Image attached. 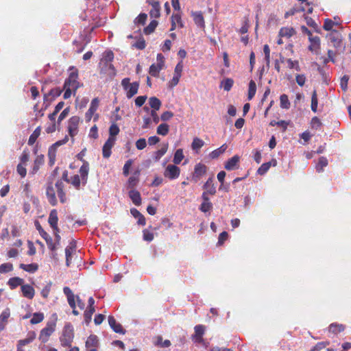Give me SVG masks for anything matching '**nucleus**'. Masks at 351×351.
I'll use <instances>...</instances> for the list:
<instances>
[{
    "instance_id": "obj_1",
    "label": "nucleus",
    "mask_w": 351,
    "mask_h": 351,
    "mask_svg": "<svg viewBox=\"0 0 351 351\" xmlns=\"http://www.w3.org/2000/svg\"><path fill=\"white\" fill-rule=\"evenodd\" d=\"M57 195L60 199V202L62 204H64L67 201L66 191H65V184L62 182V180H57L55 182V187L53 186V183L52 181H47L46 184L45 191H46V196L49 203L55 206L58 204V199L56 195V191Z\"/></svg>"
},
{
    "instance_id": "obj_2",
    "label": "nucleus",
    "mask_w": 351,
    "mask_h": 351,
    "mask_svg": "<svg viewBox=\"0 0 351 351\" xmlns=\"http://www.w3.org/2000/svg\"><path fill=\"white\" fill-rule=\"evenodd\" d=\"M70 71L69 77L65 80L63 86L64 90L63 97L64 99L70 98L72 94L75 96L77 90L81 86V84L78 81V70L73 66L70 68Z\"/></svg>"
},
{
    "instance_id": "obj_3",
    "label": "nucleus",
    "mask_w": 351,
    "mask_h": 351,
    "mask_svg": "<svg viewBox=\"0 0 351 351\" xmlns=\"http://www.w3.org/2000/svg\"><path fill=\"white\" fill-rule=\"evenodd\" d=\"M90 165L88 162H84L79 169V175L75 174L70 178L71 184L76 190H80L81 184L84 186L88 182Z\"/></svg>"
},
{
    "instance_id": "obj_4",
    "label": "nucleus",
    "mask_w": 351,
    "mask_h": 351,
    "mask_svg": "<svg viewBox=\"0 0 351 351\" xmlns=\"http://www.w3.org/2000/svg\"><path fill=\"white\" fill-rule=\"evenodd\" d=\"M59 339L62 347H71L74 339V330L71 323L64 325Z\"/></svg>"
},
{
    "instance_id": "obj_5",
    "label": "nucleus",
    "mask_w": 351,
    "mask_h": 351,
    "mask_svg": "<svg viewBox=\"0 0 351 351\" xmlns=\"http://www.w3.org/2000/svg\"><path fill=\"white\" fill-rule=\"evenodd\" d=\"M121 86L126 92V97L130 99L138 93L139 83L138 82L130 83V79L125 77L121 81Z\"/></svg>"
},
{
    "instance_id": "obj_6",
    "label": "nucleus",
    "mask_w": 351,
    "mask_h": 351,
    "mask_svg": "<svg viewBox=\"0 0 351 351\" xmlns=\"http://www.w3.org/2000/svg\"><path fill=\"white\" fill-rule=\"evenodd\" d=\"M63 90V88L61 89L59 87H56L51 89L48 93L45 94L43 97V110H46L51 103L62 94Z\"/></svg>"
},
{
    "instance_id": "obj_7",
    "label": "nucleus",
    "mask_w": 351,
    "mask_h": 351,
    "mask_svg": "<svg viewBox=\"0 0 351 351\" xmlns=\"http://www.w3.org/2000/svg\"><path fill=\"white\" fill-rule=\"evenodd\" d=\"M56 324L53 322H47L46 326L43 328L39 335V340L43 343H47L49 341V337L56 330Z\"/></svg>"
},
{
    "instance_id": "obj_8",
    "label": "nucleus",
    "mask_w": 351,
    "mask_h": 351,
    "mask_svg": "<svg viewBox=\"0 0 351 351\" xmlns=\"http://www.w3.org/2000/svg\"><path fill=\"white\" fill-rule=\"evenodd\" d=\"M63 292L66 295L68 303L73 310V314L74 315H78L79 312L76 310L75 295L73 294L71 289L68 287H64Z\"/></svg>"
},
{
    "instance_id": "obj_9",
    "label": "nucleus",
    "mask_w": 351,
    "mask_h": 351,
    "mask_svg": "<svg viewBox=\"0 0 351 351\" xmlns=\"http://www.w3.org/2000/svg\"><path fill=\"white\" fill-rule=\"evenodd\" d=\"M80 121V119L77 116L71 117L68 122V132L69 134L73 137L78 132V125Z\"/></svg>"
},
{
    "instance_id": "obj_10",
    "label": "nucleus",
    "mask_w": 351,
    "mask_h": 351,
    "mask_svg": "<svg viewBox=\"0 0 351 351\" xmlns=\"http://www.w3.org/2000/svg\"><path fill=\"white\" fill-rule=\"evenodd\" d=\"M326 38L332 44L334 47L339 48L341 47L342 36L341 33L337 30H332L326 35Z\"/></svg>"
},
{
    "instance_id": "obj_11",
    "label": "nucleus",
    "mask_w": 351,
    "mask_h": 351,
    "mask_svg": "<svg viewBox=\"0 0 351 351\" xmlns=\"http://www.w3.org/2000/svg\"><path fill=\"white\" fill-rule=\"evenodd\" d=\"M180 174V169L176 165H169L164 171L165 178L169 180H174L179 177Z\"/></svg>"
},
{
    "instance_id": "obj_12",
    "label": "nucleus",
    "mask_w": 351,
    "mask_h": 351,
    "mask_svg": "<svg viewBox=\"0 0 351 351\" xmlns=\"http://www.w3.org/2000/svg\"><path fill=\"white\" fill-rule=\"evenodd\" d=\"M195 332L192 335V339L195 343H201L204 341L203 336L205 333L206 326L202 324L194 327Z\"/></svg>"
},
{
    "instance_id": "obj_13",
    "label": "nucleus",
    "mask_w": 351,
    "mask_h": 351,
    "mask_svg": "<svg viewBox=\"0 0 351 351\" xmlns=\"http://www.w3.org/2000/svg\"><path fill=\"white\" fill-rule=\"evenodd\" d=\"M116 138L108 137L102 147V155L104 158H108L111 155V149L114 145Z\"/></svg>"
},
{
    "instance_id": "obj_14",
    "label": "nucleus",
    "mask_w": 351,
    "mask_h": 351,
    "mask_svg": "<svg viewBox=\"0 0 351 351\" xmlns=\"http://www.w3.org/2000/svg\"><path fill=\"white\" fill-rule=\"evenodd\" d=\"M203 189H204V191L202 193H205L206 196H208V195H215L217 190L214 183V178L213 176L210 177L207 180L203 186Z\"/></svg>"
},
{
    "instance_id": "obj_15",
    "label": "nucleus",
    "mask_w": 351,
    "mask_h": 351,
    "mask_svg": "<svg viewBox=\"0 0 351 351\" xmlns=\"http://www.w3.org/2000/svg\"><path fill=\"white\" fill-rule=\"evenodd\" d=\"M239 160L240 157L238 155H234L225 162L224 168L228 171L237 169L239 167Z\"/></svg>"
},
{
    "instance_id": "obj_16",
    "label": "nucleus",
    "mask_w": 351,
    "mask_h": 351,
    "mask_svg": "<svg viewBox=\"0 0 351 351\" xmlns=\"http://www.w3.org/2000/svg\"><path fill=\"white\" fill-rule=\"evenodd\" d=\"M206 166L202 163H198L195 166L194 173L193 174V180L197 182L201 177L206 172Z\"/></svg>"
},
{
    "instance_id": "obj_17",
    "label": "nucleus",
    "mask_w": 351,
    "mask_h": 351,
    "mask_svg": "<svg viewBox=\"0 0 351 351\" xmlns=\"http://www.w3.org/2000/svg\"><path fill=\"white\" fill-rule=\"evenodd\" d=\"M147 2L152 5V9L149 12L151 17L158 18L160 15V6L158 0H147Z\"/></svg>"
},
{
    "instance_id": "obj_18",
    "label": "nucleus",
    "mask_w": 351,
    "mask_h": 351,
    "mask_svg": "<svg viewBox=\"0 0 351 351\" xmlns=\"http://www.w3.org/2000/svg\"><path fill=\"white\" fill-rule=\"evenodd\" d=\"M108 319L110 328L114 332L123 335L125 333V330L123 328L121 324L117 323L115 318L112 315H109Z\"/></svg>"
},
{
    "instance_id": "obj_19",
    "label": "nucleus",
    "mask_w": 351,
    "mask_h": 351,
    "mask_svg": "<svg viewBox=\"0 0 351 351\" xmlns=\"http://www.w3.org/2000/svg\"><path fill=\"white\" fill-rule=\"evenodd\" d=\"M191 16L196 25L201 28L205 27L204 18L201 11L191 12Z\"/></svg>"
},
{
    "instance_id": "obj_20",
    "label": "nucleus",
    "mask_w": 351,
    "mask_h": 351,
    "mask_svg": "<svg viewBox=\"0 0 351 351\" xmlns=\"http://www.w3.org/2000/svg\"><path fill=\"white\" fill-rule=\"evenodd\" d=\"M202 203L199 206V210L206 213L209 212L213 208V204L210 201V198L208 196H206L205 193L202 194Z\"/></svg>"
},
{
    "instance_id": "obj_21",
    "label": "nucleus",
    "mask_w": 351,
    "mask_h": 351,
    "mask_svg": "<svg viewBox=\"0 0 351 351\" xmlns=\"http://www.w3.org/2000/svg\"><path fill=\"white\" fill-rule=\"evenodd\" d=\"M47 245L50 251L52 252V258L53 259H56L57 253L56 252L58 249V245H56L54 239H53L49 234L47 236V237L44 238Z\"/></svg>"
},
{
    "instance_id": "obj_22",
    "label": "nucleus",
    "mask_w": 351,
    "mask_h": 351,
    "mask_svg": "<svg viewBox=\"0 0 351 351\" xmlns=\"http://www.w3.org/2000/svg\"><path fill=\"white\" fill-rule=\"evenodd\" d=\"M311 45L308 46V50L311 51L317 52L320 49L321 42L319 36H313L308 38Z\"/></svg>"
},
{
    "instance_id": "obj_23",
    "label": "nucleus",
    "mask_w": 351,
    "mask_h": 351,
    "mask_svg": "<svg viewBox=\"0 0 351 351\" xmlns=\"http://www.w3.org/2000/svg\"><path fill=\"white\" fill-rule=\"evenodd\" d=\"M129 197L136 206H140L142 202V199L140 193L134 189H132L128 193Z\"/></svg>"
},
{
    "instance_id": "obj_24",
    "label": "nucleus",
    "mask_w": 351,
    "mask_h": 351,
    "mask_svg": "<svg viewBox=\"0 0 351 351\" xmlns=\"http://www.w3.org/2000/svg\"><path fill=\"white\" fill-rule=\"evenodd\" d=\"M23 295L28 299H32L34 296V289L29 285H23L21 287Z\"/></svg>"
},
{
    "instance_id": "obj_25",
    "label": "nucleus",
    "mask_w": 351,
    "mask_h": 351,
    "mask_svg": "<svg viewBox=\"0 0 351 351\" xmlns=\"http://www.w3.org/2000/svg\"><path fill=\"white\" fill-rule=\"evenodd\" d=\"M139 175H140V171L136 170L132 176H131L128 180L127 184L128 187L130 188L131 189H133L138 183L139 182Z\"/></svg>"
},
{
    "instance_id": "obj_26",
    "label": "nucleus",
    "mask_w": 351,
    "mask_h": 351,
    "mask_svg": "<svg viewBox=\"0 0 351 351\" xmlns=\"http://www.w3.org/2000/svg\"><path fill=\"white\" fill-rule=\"evenodd\" d=\"M86 348H96L99 346V339L97 335H90L85 342Z\"/></svg>"
},
{
    "instance_id": "obj_27",
    "label": "nucleus",
    "mask_w": 351,
    "mask_h": 351,
    "mask_svg": "<svg viewBox=\"0 0 351 351\" xmlns=\"http://www.w3.org/2000/svg\"><path fill=\"white\" fill-rule=\"evenodd\" d=\"M296 32L292 27H282L278 33L279 37H287L290 38L295 35Z\"/></svg>"
},
{
    "instance_id": "obj_28",
    "label": "nucleus",
    "mask_w": 351,
    "mask_h": 351,
    "mask_svg": "<svg viewBox=\"0 0 351 351\" xmlns=\"http://www.w3.org/2000/svg\"><path fill=\"white\" fill-rule=\"evenodd\" d=\"M36 334L34 331H30L27 334V337L25 339H20L18 341L17 346L23 347L32 343L36 338Z\"/></svg>"
},
{
    "instance_id": "obj_29",
    "label": "nucleus",
    "mask_w": 351,
    "mask_h": 351,
    "mask_svg": "<svg viewBox=\"0 0 351 351\" xmlns=\"http://www.w3.org/2000/svg\"><path fill=\"white\" fill-rule=\"evenodd\" d=\"M130 213L134 218L138 219L137 223L138 225L145 226L146 224L145 217L136 208H131Z\"/></svg>"
},
{
    "instance_id": "obj_30",
    "label": "nucleus",
    "mask_w": 351,
    "mask_h": 351,
    "mask_svg": "<svg viewBox=\"0 0 351 351\" xmlns=\"http://www.w3.org/2000/svg\"><path fill=\"white\" fill-rule=\"evenodd\" d=\"M228 148V145L225 143L223 144L220 147L213 150L209 154L211 159L217 158L221 154H223Z\"/></svg>"
},
{
    "instance_id": "obj_31",
    "label": "nucleus",
    "mask_w": 351,
    "mask_h": 351,
    "mask_svg": "<svg viewBox=\"0 0 351 351\" xmlns=\"http://www.w3.org/2000/svg\"><path fill=\"white\" fill-rule=\"evenodd\" d=\"M346 327L344 325L337 323H332L328 327V332L333 334H338L343 332Z\"/></svg>"
},
{
    "instance_id": "obj_32",
    "label": "nucleus",
    "mask_w": 351,
    "mask_h": 351,
    "mask_svg": "<svg viewBox=\"0 0 351 351\" xmlns=\"http://www.w3.org/2000/svg\"><path fill=\"white\" fill-rule=\"evenodd\" d=\"M19 267L29 273H34L38 269V265L37 263L24 264L21 263Z\"/></svg>"
},
{
    "instance_id": "obj_33",
    "label": "nucleus",
    "mask_w": 351,
    "mask_h": 351,
    "mask_svg": "<svg viewBox=\"0 0 351 351\" xmlns=\"http://www.w3.org/2000/svg\"><path fill=\"white\" fill-rule=\"evenodd\" d=\"M24 280L23 278L19 277H13L9 279L8 284L10 286V289H14L19 286L23 285Z\"/></svg>"
},
{
    "instance_id": "obj_34",
    "label": "nucleus",
    "mask_w": 351,
    "mask_h": 351,
    "mask_svg": "<svg viewBox=\"0 0 351 351\" xmlns=\"http://www.w3.org/2000/svg\"><path fill=\"white\" fill-rule=\"evenodd\" d=\"M58 211L56 209H53L51 210L49 218H48V223H49L50 226H55L58 225Z\"/></svg>"
},
{
    "instance_id": "obj_35",
    "label": "nucleus",
    "mask_w": 351,
    "mask_h": 351,
    "mask_svg": "<svg viewBox=\"0 0 351 351\" xmlns=\"http://www.w3.org/2000/svg\"><path fill=\"white\" fill-rule=\"evenodd\" d=\"M168 147V143L164 144L160 149L154 153V159L155 161H158L166 154Z\"/></svg>"
},
{
    "instance_id": "obj_36",
    "label": "nucleus",
    "mask_w": 351,
    "mask_h": 351,
    "mask_svg": "<svg viewBox=\"0 0 351 351\" xmlns=\"http://www.w3.org/2000/svg\"><path fill=\"white\" fill-rule=\"evenodd\" d=\"M41 128L40 126L37 127L33 133L30 135L29 139H28V145H33L35 142L36 141L37 138L40 134Z\"/></svg>"
},
{
    "instance_id": "obj_37",
    "label": "nucleus",
    "mask_w": 351,
    "mask_h": 351,
    "mask_svg": "<svg viewBox=\"0 0 351 351\" xmlns=\"http://www.w3.org/2000/svg\"><path fill=\"white\" fill-rule=\"evenodd\" d=\"M149 104L150 107L152 108V110L157 111L161 106V101L159 99L156 97H152L149 98Z\"/></svg>"
},
{
    "instance_id": "obj_38",
    "label": "nucleus",
    "mask_w": 351,
    "mask_h": 351,
    "mask_svg": "<svg viewBox=\"0 0 351 351\" xmlns=\"http://www.w3.org/2000/svg\"><path fill=\"white\" fill-rule=\"evenodd\" d=\"M204 145V142L203 140L200 139L198 137H195L193 138L191 147L193 150H195L197 153Z\"/></svg>"
},
{
    "instance_id": "obj_39",
    "label": "nucleus",
    "mask_w": 351,
    "mask_h": 351,
    "mask_svg": "<svg viewBox=\"0 0 351 351\" xmlns=\"http://www.w3.org/2000/svg\"><path fill=\"white\" fill-rule=\"evenodd\" d=\"M162 68L158 64H152L149 67V73L153 77H158Z\"/></svg>"
},
{
    "instance_id": "obj_40",
    "label": "nucleus",
    "mask_w": 351,
    "mask_h": 351,
    "mask_svg": "<svg viewBox=\"0 0 351 351\" xmlns=\"http://www.w3.org/2000/svg\"><path fill=\"white\" fill-rule=\"evenodd\" d=\"M256 92V85L254 80H250L249 82V88H248V95L247 99L248 100H251L255 95Z\"/></svg>"
},
{
    "instance_id": "obj_41",
    "label": "nucleus",
    "mask_w": 351,
    "mask_h": 351,
    "mask_svg": "<svg viewBox=\"0 0 351 351\" xmlns=\"http://www.w3.org/2000/svg\"><path fill=\"white\" fill-rule=\"evenodd\" d=\"M280 106L282 109H289L291 106L288 96L282 94L280 97Z\"/></svg>"
},
{
    "instance_id": "obj_42",
    "label": "nucleus",
    "mask_w": 351,
    "mask_h": 351,
    "mask_svg": "<svg viewBox=\"0 0 351 351\" xmlns=\"http://www.w3.org/2000/svg\"><path fill=\"white\" fill-rule=\"evenodd\" d=\"M176 23H177L180 27H182L183 24L182 22L181 15L178 13L173 14L171 16V29H174L176 27Z\"/></svg>"
},
{
    "instance_id": "obj_43",
    "label": "nucleus",
    "mask_w": 351,
    "mask_h": 351,
    "mask_svg": "<svg viewBox=\"0 0 351 351\" xmlns=\"http://www.w3.org/2000/svg\"><path fill=\"white\" fill-rule=\"evenodd\" d=\"M95 312V308H87L84 313V322L88 325L92 320V315Z\"/></svg>"
},
{
    "instance_id": "obj_44",
    "label": "nucleus",
    "mask_w": 351,
    "mask_h": 351,
    "mask_svg": "<svg viewBox=\"0 0 351 351\" xmlns=\"http://www.w3.org/2000/svg\"><path fill=\"white\" fill-rule=\"evenodd\" d=\"M183 150L178 149L176 151L173 159V162L175 165H179L184 158Z\"/></svg>"
},
{
    "instance_id": "obj_45",
    "label": "nucleus",
    "mask_w": 351,
    "mask_h": 351,
    "mask_svg": "<svg viewBox=\"0 0 351 351\" xmlns=\"http://www.w3.org/2000/svg\"><path fill=\"white\" fill-rule=\"evenodd\" d=\"M328 160L326 157H321L319 159V161L316 165V171L319 173L323 171L324 167L328 165Z\"/></svg>"
},
{
    "instance_id": "obj_46",
    "label": "nucleus",
    "mask_w": 351,
    "mask_h": 351,
    "mask_svg": "<svg viewBox=\"0 0 351 351\" xmlns=\"http://www.w3.org/2000/svg\"><path fill=\"white\" fill-rule=\"evenodd\" d=\"M169 131V125L167 123H161L157 128V134L162 136H166Z\"/></svg>"
},
{
    "instance_id": "obj_47",
    "label": "nucleus",
    "mask_w": 351,
    "mask_h": 351,
    "mask_svg": "<svg viewBox=\"0 0 351 351\" xmlns=\"http://www.w3.org/2000/svg\"><path fill=\"white\" fill-rule=\"evenodd\" d=\"M234 84V80L231 78H226L221 82V86L226 91H229Z\"/></svg>"
},
{
    "instance_id": "obj_48",
    "label": "nucleus",
    "mask_w": 351,
    "mask_h": 351,
    "mask_svg": "<svg viewBox=\"0 0 351 351\" xmlns=\"http://www.w3.org/2000/svg\"><path fill=\"white\" fill-rule=\"evenodd\" d=\"M157 25H158V21H156V20L152 21L149 23V24L146 27L144 28V33L145 34H152V32H154V31L156 28Z\"/></svg>"
},
{
    "instance_id": "obj_49",
    "label": "nucleus",
    "mask_w": 351,
    "mask_h": 351,
    "mask_svg": "<svg viewBox=\"0 0 351 351\" xmlns=\"http://www.w3.org/2000/svg\"><path fill=\"white\" fill-rule=\"evenodd\" d=\"M114 59V53L112 51H105L104 53L103 58L101 60L106 64H108L112 62Z\"/></svg>"
},
{
    "instance_id": "obj_50",
    "label": "nucleus",
    "mask_w": 351,
    "mask_h": 351,
    "mask_svg": "<svg viewBox=\"0 0 351 351\" xmlns=\"http://www.w3.org/2000/svg\"><path fill=\"white\" fill-rule=\"evenodd\" d=\"M44 319V314L43 313H35L32 318L30 319L32 324L40 323Z\"/></svg>"
},
{
    "instance_id": "obj_51",
    "label": "nucleus",
    "mask_w": 351,
    "mask_h": 351,
    "mask_svg": "<svg viewBox=\"0 0 351 351\" xmlns=\"http://www.w3.org/2000/svg\"><path fill=\"white\" fill-rule=\"evenodd\" d=\"M318 99L317 96L316 90H314L311 97V108L313 112H316L317 110Z\"/></svg>"
},
{
    "instance_id": "obj_52",
    "label": "nucleus",
    "mask_w": 351,
    "mask_h": 351,
    "mask_svg": "<svg viewBox=\"0 0 351 351\" xmlns=\"http://www.w3.org/2000/svg\"><path fill=\"white\" fill-rule=\"evenodd\" d=\"M99 105V99L98 97H95L92 99L88 110L92 113L95 114L96 111Z\"/></svg>"
},
{
    "instance_id": "obj_53",
    "label": "nucleus",
    "mask_w": 351,
    "mask_h": 351,
    "mask_svg": "<svg viewBox=\"0 0 351 351\" xmlns=\"http://www.w3.org/2000/svg\"><path fill=\"white\" fill-rule=\"evenodd\" d=\"M56 149L51 146L48 150V156L49 158V165H51V166L54 165L55 159H56Z\"/></svg>"
},
{
    "instance_id": "obj_54",
    "label": "nucleus",
    "mask_w": 351,
    "mask_h": 351,
    "mask_svg": "<svg viewBox=\"0 0 351 351\" xmlns=\"http://www.w3.org/2000/svg\"><path fill=\"white\" fill-rule=\"evenodd\" d=\"M271 167V162H265L261 165V167L258 169L257 173L259 175H264L267 172Z\"/></svg>"
},
{
    "instance_id": "obj_55",
    "label": "nucleus",
    "mask_w": 351,
    "mask_h": 351,
    "mask_svg": "<svg viewBox=\"0 0 351 351\" xmlns=\"http://www.w3.org/2000/svg\"><path fill=\"white\" fill-rule=\"evenodd\" d=\"M287 62L288 64V67L290 69H295L297 71H300V66L299 65V62L298 60H292L291 59L289 58L287 60Z\"/></svg>"
},
{
    "instance_id": "obj_56",
    "label": "nucleus",
    "mask_w": 351,
    "mask_h": 351,
    "mask_svg": "<svg viewBox=\"0 0 351 351\" xmlns=\"http://www.w3.org/2000/svg\"><path fill=\"white\" fill-rule=\"evenodd\" d=\"M13 270V265L12 263H3L0 265V273L5 274Z\"/></svg>"
},
{
    "instance_id": "obj_57",
    "label": "nucleus",
    "mask_w": 351,
    "mask_h": 351,
    "mask_svg": "<svg viewBox=\"0 0 351 351\" xmlns=\"http://www.w3.org/2000/svg\"><path fill=\"white\" fill-rule=\"evenodd\" d=\"M119 128L115 123L112 124L109 128V137L115 138V136L119 133Z\"/></svg>"
},
{
    "instance_id": "obj_58",
    "label": "nucleus",
    "mask_w": 351,
    "mask_h": 351,
    "mask_svg": "<svg viewBox=\"0 0 351 351\" xmlns=\"http://www.w3.org/2000/svg\"><path fill=\"white\" fill-rule=\"evenodd\" d=\"M133 164V160L132 159L128 160L123 168V174L125 176H128L130 173V169L131 168L132 165Z\"/></svg>"
},
{
    "instance_id": "obj_59",
    "label": "nucleus",
    "mask_w": 351,
    "mask_h": 351,
    "mask_svg": "<svg viewBox=\"0 0 351 351\" xmlns=\"http://www.w3.org/2000/svg\"><path fill=\"white\" fill-rule=\"evenodd\" d=\"M51 285H52V283L51 282H49V283H47L45 287L42 289L41 291V295L44 298H47L49 295V293L51 291Z\"/></svg>"
},
{
    "instance_id": "obj_60",
    "label": "nucleus",
    "mask_w": 351,
    "mask_h": 351,
    "mask_svg": "<svg viewBox=\"0 0 351 351\" xmlns=\"http://www.w3.org/2000/svg\"><path fill=\"white\" fill-rule=\"evenodd\" d=\"M334 25L335 22L332 20L326 19L324 20L323 28L326 31H330L332 30Z\"/></svg>"
},
{
    "instance_id": "obj_61",
    "label": "nucleus",
    "mask_w": 351,
    "mask_h": 351,
    "mask_svg": "<svg viewBox=\"0 0 351 351\" xmlns=\"http://www.w3.org/2000/svg\"><path fill=\"white\" fill-rule=\"evenodd\" d=\"M72 251L73 247H67L65 249L66 265L67 267H69L71 264Z\"/></svg>"
},
{
    "instance_id": "obj_62",
    "label": "nucleus",
    "mask_w": 351,
    "mask_h": 351,
    "mask_svg": "<svg viewBox=\"0 0 351 351\" xmlns=\"http://www.w3.org/2000/svg\"><path fill=\"white\" fill-rule=\"evenodd\" d=\"M16 171L21 176V178H25L27 174V170L25 165L19 164L16 167Z\"/></svg>"
},
{
    "instance_id": "obj_63",
    "label": "nucleus",
    "mask_w": 351,
    "mask_h": 351,
    "mask_svg": "<svg viewBox=\"0 0 351 351\" xmlns=\"http://www.w3.org/2000/svg\"><path fill=\"white\" fill-rule=\"evenodd\" d=\"M143 239L148 242L152 241L154 238V234L147 229L143 230Z\"/></svg>"
},
{
    "instance_id": "obj_64",
    "label": "nucleus",
    "mask_w": 351,
    "mask_h": 351,
    "mask_svg": "<svg viewBox=\"0 0 351 351\" xmlns=\"http://www.w3.org/2000/svg\"><path fill=\"white\" fill-rule=\"evenodd\" d=\"M147 15L145 13H141L135 19V23L141 25H144L146 22Z\"/></svg>"
}]
</instances>
